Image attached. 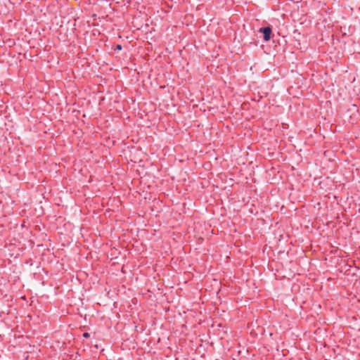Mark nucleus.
Returning <instances> with one entry per match:
<instances>
[{"label":"nucleus","instance_id":"1","mask_svg":"<svg viewBox=\"0 0 360 360\" xmlns=\"http://www.w3.org/2000/svg\"><path fill=\"white\" fill-rule=\"evenodd\" d=\"M259 32L263 34V39L268 41L271 39V29L270 27H261Z\"/></svg>","mask_w":360,"mask_h":360},{"label":"nucleus","instance_id":"2","mask_svg":"<svg viewBox=\"0 0 360 360\" xmlns=\"http://www.w3.org/2000/svg\"><path fill=\"white\" fill-rule=\"evenodd\" d=\"M89 336H90V335H89V333H83V337H84V338H89Z\"/></svg>","mask_w":360,"mask_h":360},{"label":"nucleus","instance_id":"3","mask_svg":"<svg viewBox=\"0 0 360 360\" xmlns=\"http://www.w3.org/2000/svg\"><path fill=\"white\" fill-rule=\"evenodd\" d=\"M116 49H117V50H121V49H122V46H121V45H120V44L117 45V46H116Z\"/></svg>","mask_w":360,"mask_h":360}]
</instances>
